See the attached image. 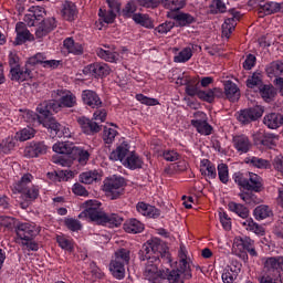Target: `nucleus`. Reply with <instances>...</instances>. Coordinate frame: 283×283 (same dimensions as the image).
Listing matches in <instances>:
<instances>
[{"label": "nucleus", "instance_id": "1", "mask_svg": "<svg viewBox=\"0 0 283 283\" xmlns=\"http://www.w3.org/2000/svg\"><path fill=\"white\" fill-rule=\"evenodd\" d=\"M139 259L145 262L147 260L144 276L148 282L158 283L160 280V270L158 263L171 264V254L167 251L165 243L158 238L148 240L139 251Z\"/></svg>", "mask_w": 283, "mask_h": 283}, {"label": "nucleus", "instance_id": "2", "mask_svg": "<svg viewBox=\"0 0 283 283\" xmlns=\"http://www.w3.org/2000/svg\"><path fill=\"white\" fill-rule=\"evenodd\" d=\"M84 211L78 214L80 220L91 219L96 224H108V227H120L123 217L117 213L107 214L101 210V202L87 200L83 203Z\"/></svg>", "mask_w": 283, "mask_h": 283}, {"label": "nucleus", "instance_id": "3", "mask_svg": "<svg viewBox=\"0 0 283 283\" xmlns=\"http://www.w3.org/2000/svg\"><path fill=\"white\" fill-rule=\"evenodd\" d=\"M53 151L55 154H62L65 156H70L73 160H77L80 165H85L90 161V156H92V153H90L84 147H78L74 145V143L70 142H57L53 145Z\"/></svg>", "mask_w": 283, "mask_h": 283}, {"label": "nucleus", "instance_id": "4", "mask_svg": "<svg viewBox=\"0 0 283 283\" xmlns=\"http://www.w3.org/2000/svg\"><path fill=\"white\" fill-rule=\"evenodd\" d=\"M179 268L169 271L167 280L169 283H185V280H191V265L187 256V248L180 245L179 253Z\"/></svg>", "mask_w": 283, "mask_h": 283}, {"label": "nucleus", "instance_id": "5", "mask_svg": "<svg viewBox=\"0 0 283 283\" xmlns=\"http://www.w3.org/2000/svg\"><path fill=\"white\" fill-rule=\"evenodd\" d=\"M233 180L239 187L247 189V191L260 193V191L264 189V180L255 172H235L233 175Z\"/></svg>", "mask_w": 283, "mask_h": 283}, {"label": "nucleus", "instance_id": "6", "mask_svg": "<svg viewBox=\"0 0 283 283\" xmlns=\"http://www.w3.org/2000/svg\"><path fill=\"white\" fill-rule=\"evenodd\" d=\"M34 176L32 174H24L21 179L13 184L12 191L21 193L25 200H36L39 198V186L32 184Z\"/></svg>", "mask_w": 283, "mask_h": 283}, {"label": "nucleus", "instance_id": "7", "mask_svg": "<svg viewBox=\"0 0 283 283\" xmlns=\"http://www.w3.org/2000/svg\"><path fill=\"white\" fill-rule=\"evenodd\" d=\"M104 191L111 200H117L125 193V178L113 176L104 180Z\"/></svg>", "mask_w": 283, "mask_h": 283}, {"label": "nucleus", "instance_id": "8", "mask_svg": "<svg viewBox=\"0 0 283 283\" xmlns=\"http://www.w3.org/2000/svg\"><path fill=\"white\" fill-rule=\"evenodd\" d=\"M283 256H270L263 259V273L270 277H282Z\"/></svg>", "mask_w": 283, "mask_h": 283}, {"label": "nucleus", "instance_id": "9", "mask_svg": "<svg viewBox=\"0 0 283 283\" xmlns=\"http://www.w3.org/2000/svg\"><path fill=\"white\" fill-rule=\"evenodd\" d=\"M24 118H27L28 123H34V120L42 123L43 127H45L46 129H50L52 136H59L61 132V127H62L61 124H59V122H56L52 117H48L41 120V117L36 115V113L29 111L24 114Z\"/></svg>", "mask_w": 283, "mask_h": 283}, {"label": "nucleus", "instance_id": "10", "mask_svg": "<svg viewBox=\"0 0 283 283\" xmlns=\"http://www.w3.org/2000/svg\"><path fill=\"white\" fill-rule=\"evenodd\" d=\"M18 240L24 242L25 240H34L41 233V227L35 223H20L15 228Z\"/></svg>", "mask_w": 283, "mask_h": 283}, {"label": "nucleus", "instance_id": "11", "mask_svg": "<svg viewBox=\"0 0 283 283\" xmlns=\"http://www.w3.org/2000/svg\"><path fill=\"white\" fill-rule=\"evenodd\" d=\"M262 114H264V107L256 105L241 111L238 115V120L242 125H249V123H253L254 120H258V118H262Z\"/></svg>", "mask_w": 283, "mask_h": 283}, {"label": "nucleus", "instance_id": "12", "mask_svg": "<svg viewBox=\"0 0 283 283\" xmlns=\"http://www.w3.org/2000/svg\"><path fill=\"white\" fill-rule=\"evenodd\" d=\"M48 145L45 142H30L27 144L23 150L24 158H39L48 154Z\"/></svg>", "mask_w": 283, "mask_h": 283}, {"label": "nucleus", "instance_id": "13", "mask_svg": "<svg viewBox=\"0 0 283 283\" xmlns=\"http://www.w3.org/2000/svg\"><path fill=\"white\" fill-rule=\"evenodd\" d=\"M29 65H42L45 70H57L61 65V61L59 60H48V55L45 53H36L35 55L29 57Z\"/></svg>", "mask_w": 283, "mask_h": 283}, {"label": "nucleus", "instance_id": "14", "mask_svg": "<svg viewBox=\"0 0 283 283\" xmlns=\"http://www.w3.org/2000/svg\"><path fill=\"white\" fill-rule=\"evenodd\" d=\"M52 98L60 99L62 107H75L76 105V95L69 90L53 91Z\"/></svg>", "mask_w": 283, "mask_h": 283}, {"label": "nucleus", "instance_id": "15", "mask_svg": "<svg viewBox=\"0 0 283 283\" xmlns=\"http://www.w3.org/2000/svg\"><path fill=\"white\" fill-rule=\"evenodd\" d=\"M241 14L238 11H233L230 13V15L224 20L221 30H222V36H226V39H229L231 34L233 33V30H235V25H238V21H240Z\"/></svg>", "mask_w": 283, "mask_h": 283}, {"label": "nucleus", "instance_id": "16", "mask_svg": "<svg viewBox=\"0 0 283 283\" xmlns=\"http://www.w3.org/2000/svg\"><path fill=\"white\" fill-rule=\"evenodd\" d=\"M54 28H56V20L54 18L42 20L39 24H35V39L48 36Z\"/></svg>", "mask_w": 283, "mask_h": 283}, {"label": "nucleus", "instance_id": "17", "mask_svg": "<svg viewBox=\"0 0 283 283\" xmlns=\"http://www.w3.org/2000/svg\"><path fill=\"white\" fill-rule=\"evenodd\" d=\"M82 101L84 105H87V107H91V109H98L103 107L101 96H98L96 92L92 90H84L82 92Z\"/></svg>", "mask_w": 283, "mask_h": 283}, {"label": "nucleus", "instance_id": "18", "mask_svg": "<svg viewBox=\"0 0 283 283\" xmlns=\"http://www.w3.org/2000/svg\"><path fill=\"white\" fill-rule=\"evenodd\" d=\"M77 123L83 132V134H86L87 136H94V134H98L102 129V125L94 122V119H90L86 117H80L77 119Z\"/></svg>", "mask_w": 283, "mask_h": 283}, {"label": "nucleus", "instance_id": "19", "mask_svg": "<svg viewBox=\"0 0 283 283\" xmlns=\"http://www.w3.org/2000/svg\"><path fill=\"white\" fill-rule=\"evenodd\" d=\"M232 145L237 149L238 154H249L253 144L247 135H235L232 138Z\"/></svg>", "mask_w": 283, "mask_h": 283}, {"label": "nucleus", "instance_id": "20", "mask_svg": "<svg viewBox=\"0 0 283 283\" xmlns=\"http://www.w3.org/2000/svg\"><path fill=\"white\" fill-rule=\"evenodd\" d=\"M84 74H91L92 76H109L112 69L106 63H93L84 67Z\"/></svg>", "mask_w": 283, "mask_h": 283}, {"label": "nucleus", "instance_id": "21", "mask_svg": "<svg viewBox=\"0 0 283 283\" xmlns=\"http://www.w3.org/2000/svg\"><path fill=\"white\" fill-rule=\"evenodd\" d=\"M129 144L127 142H123L119 144L115 150H113L109 155V160L120 161L122 164L125 163L127 156H129Z\"/></svg>", "mask_w": 283, "mask_h": 283}, {"label": "nucleus", "instance_id": "22", "mask_svg": "<svg viewBox=\"0 0 283 283\" xmlns=\"http://www.w3.org/2000/svg\"><path fill=\"white\" fill-rule=\"evenodd\" d=\"M237 247H242L252 258H258V251H255V241L249 237H237L234 239Z\"/></svg>", "mask_w": 283, "mask_h": 283}, {"label": "nucleus", "instance_id": "23", "mask_svg": "<svg viewBox=\"0 0 283 283\" xmlns=\"http://www.w3.org/2000/svg\"><path fill=\"white\" fill-rule=\"evenodd\" d=\"M200 174L209 180H216L218 178V171L216 170V165L209 159H202L200 161Z\"/></svg>", "mask_w": 283, "mask_h": 283}, {"label": "nucleus", "instance_id": "24", "mask_svg": "<svg viewBox=\"0 0 283 283\" xmlns=\"http://www.w3.org/2000/svg\"><path fill=\"white\" fill-rule=\"evenodd\" d=\"M15 32L17 36L14 40V45H23L25 41H30V36H32V33H30V30L25 27V23L18 22L15 25Z\"/></svg>", "mask_w": 283, "mask_h": 283}, {"label": "nucleus", "instance_id": "25", "mask_svg": "<svg viewBox=\"0 0 283 283\" xmlns=\"http://www.w3.org/2000/svg\"><path fill=\"white\" fill-rule=\"evenodd\" d=\"M138 213L145 216L146 218H160V210L149 203L138 202L136 205Z\"/></svg>", "mask_w": 283, "mask_h": 283}, {"label": "nucleus", "instance_id": "26", "mask_svg": "<svg viewBox=\"0 0 283 283\" xmlns=\"http://www.w3.org/2000/svg\"><path fill=\"white\" fill-rule=\"evenodd\" d=\"M106 49L98 48L96 50V54L99 59H103V61H107L108 63H116L120 56L118 52H116L114 49L109 46H105Z\"/></svg>", "mask_w": 283, "mask_h": 283}, {"label": "nucleus", "instance_id": "27", "mask_svg": "<svg viewBox=\"0 0 283 283\" xmlns=\"http://www.w3.org/2000/svg\"><path fill=\"white\" fill-rule=\"evenodd\" d=\"M224 96L231 103H235L237 101H240V88L235 83L228 81L224 84Z\"/></svg>", "mask_w": 283, "mask_h": 283}, {"label": "nucleus", "instance_id": "28", "mask_svg": "<svg viewBox=\"0 0 283 283\" xmlns=\"http://www.w3.org/2000/svg\"><path fill=\"white\" fill-rule=\"evenodd\" d=\"M10 76L11 81L23 83V81L32 78V71H30L29 69H21V66H18L17 69L10 70Z\"/></svg>", "mask_w": 283, "mask_h": 283}, {"label": "nucleus", "instance_id": "29", "mask_svg": "<svg viewBox=\"0 0 283 283\" xmlns=\"http://www.w3.org/2000/svg\"><path fill=\"white\" fill-rule=\"evenodd\" d=\"M31 12L32 14L25 17L29 27L36 25V21H41L46 14L45 8L39 6L32 7Z\"/></svg>", "mask_w": 283, "mask_h": 283}, {"label": "nucleus", "instance_id": "30", "mask_svg": "<svg viewBox=\"0 0 283 283\" xmlns=\"http://www.w3.org/2000/svg\"><path fill=\"white\" fill-rule=\"evenodd\" d=\"M263 123L269 129H277V127H282L283 125V116L282 114L270 113L264 116Z\"/></svg>", "mask_w": 283, "mask_h": 283}, {"label": "nucleus", "instance_id": "31", "mask_svg": "<svg viewBox=\"0 0 283 283\" xmlns=\"http://www.w3.org/2000/svg\"><path fill=\"white\" fill-rule=\"evenodd\" d=\"M282 10V4L277 2H265L259 4V14L261 17H269L270 14H275Z\"/></svg>", "mask_w": 283, "mask_h": 283}, {"label": "nucleus", "instance_id": "32", "mask_svg": "<svg viewBox=\"0 0 283 283\" xmlns=\"http://www.w3.org/2000/svg\"><path fill=\"white\" fill-rule=\"evenodd\" d=\"M265 72L269 78H280V75L283 74V62L276 60L266 65Z\"/></svg>", "mask_w": 283, "mask_h": 283}, {"label": "nucleus", "instance_id": "33", "mask_svg": "<svg viewBox=\"0 0 283 283\" xmlns=\"http://www.w3.org/2000/svg\"><path fill=\"white\" fill-rule=\"evenodd\" d=\"M277 143H280V136L273 133L260 135V145H263L266 149H274V147H277Z\"/></svg>", "mask_w": 283, "mask_h": 283}, {"label": "nucleus", "instance_id": "34", "mask_svg": "<svg viewBox=\"0 0 283 283\" xmlns=\"http://www.w3.org/2000/svg\"><path fill=\"white\" fill-rule=\"evenodd\" d=\"M77 15H78V9H76V4H74L71 1L64 2L63 9H62V17L66 21H74V19H76Z\"/></svg>", "mask_w": 283, "mask_h": 283}, {"label": "nucleus", "instance_id": "35", "mask_svg": "<svg viewBox=\"0 0 283 283\" xmlns=\"http://www.w3.org/2000/svg\"><path fill=\"white\" fill-rule=\"evenodd\" d=\"M190 124L197 129L198 134H201V136H211L213 133V127L209 125L207 119L191 120Z\"/></svg>", "mask_w": 283, "mask_h": 283}, {"label": "nucleus", "instance_id": "36", "mask_svg": "<svg viewBox=\"0 0 283 283\" xmlns=\"http://www.w3.org/2000/svg\"><path fill=\"white\" fill-rule=\"evenodd\" d=\"M125 263H120L119 261L112 259L109 263V271L113 277H116V280H123L125 277Z\"/></svg>", "mask_w": 283, "mask_h": 283}, {"label": "nucleus", "instance_id": "37", "mask_svg": "<svg viewBox=\"0 0 283 283\" xmlns=\"http://www.w3.org/2000/svg\"><path fill=\"white\" fill-rule=\"evenodd\" d=\"M124 231L126 233H143L145 231V224L138 219H130L124 223Z\"/></svg>", "mask_w": 283, "mask_h": 283}, {"label": "nucleus", "instance_id": "38", "mask_svg": "<svg viewBox=\"0 0 283 283\" xmlns=\"http://www.w3.org/2000/svg\"><path fill=\"white\" fill-rule=\"evenodd\" d=\"M64 48L70 54H75L76 56L83 54V45L78 42H75L72 38H66L64 40Z\"/></svg>", "mask_w": 283, "mask_h": 283}, {"label": "nucleus", "instance_id": "39", "mask_svg": "<svg viewBox=\"0 0 283 283\" xmlns=\"http://www.w3.org/2000/svg\"><path fill=\"white\" fill-rule=\"evenodd\" d=\"M241 224L244 227V229H247V231H252V233H255L256 235H264V227L253 221V218H245Z\"/></svg>", "mask_w": 283, "mask_h": 283}, {"label": "nucleus", "instance_id": "40", "mask_svg": "<svg viewBox=\"0 0 283 283\" xmlns=\"http://www.w3.org/2000/svg\"><path fill=\"white\" fill-rule=\"evenodd\" d=\"M123 165L128 169H140L143 167V159L136 153H130L123 161Z\"/></svg>", "mask_w": 283, "mask_h": 283}, {"label": "nucleus", "instance_id": "41", "mask_svg": "<svg viewBox=\"0 0 283 283\" xmlns=\"http://www.w3.org/2000/svg\"><path fill=\"white\" fill-rule=\"evenodd\" d=\"M229 211H232V213H235L239 216V218H242L243 220H247L249 218V209L244 207L242 203H237L234 201H231L228 203Z\"/></svg>", "mask_w": 283, "mask_h": 283}, {"label": "nucleus", "instance_id": "42", "mask_svg": "<svg viewBox=\"0 0 283 283\" xmlns=\"http://www.w3.org/2000/svg\"><path fill=\"white\" fill-rule=\"evenodd\" d=\"M253 216L255 220H266V218H272L273 209L266 205H261L254 209Z\"/></svg>", "mask_w": 283, "mask_h": 283}, {"label": "nucleus", "instance_id": "43", "mask_svg": "<svg viewBox=\"0 0 283 283\" xmlns=\"http://www.w3.org/2000/svg\"><path fill=\"white\" fill-rule=\"evenodd\" d=\"M245 163L250 167H256V169H271V161L259 157H248L245 158Z\"/></svg>", "mask_w": 283, "mask_h": 283}, {"label": "nucleus", "instance_id": "44", "mask_svg": "<svg viewBox=\"0 0 283 283\" xmlns=\"http://www.w3.org/2000/svg\"><path fill=\"white\" fill-rule=\"evenodd\" d=\"M113 260L120 262L124 265L129 264V260H132V252L125 248H120L115 251V256Z\"/></svg>", "mask_w": 283, "mask_h": 283}, {"label": "nucleus", "instance_id": "45", "mask_svg": "<svg viewBox=\"0 0 283 283\" xmlns=\"http://www.w3.org/2000/svg\"><path fill=\"white\" fill-rule=\"evenodd\" d=\"M187 6V0H164V8L171 12H178Z\"/></svg>", "mask_w": 283, "mask_h": 283}, {"label": "nucleus", "instance_id": "46", "mask_svg": "<svg viewBox=\"0 0 283 283\" xmlns=\"http://www.w3.org/2000/svg\"><path fill=\"white\" fill-rule=\"evenodd\" d=\"M101 178V175H98V171L91 170L86 172H82L80 175V182H83V185H92V182H96Z\"/></svg>", "mask_w": 283, "mask_h": 283}, {"label": "nucleus", "instance_id": "47", "mask_svg": "<svg viewBox=\"0 0 283 283\" xmlns=\"http://www.w3.org/2000/svg\"><path fill=\"white\" fill-rule=\"evenodd\" d=\"M188 83L189 80H187V77H179L177 80L178 85H186V94H188V96H198V94H200V91H198V86Z\"/></svg>", "mask_w": 283, "mask_h": 283}, {"label": "nucleus", "instance_id": "48", "mask_svg": "<svg viewBox=\"0 0 283 283\" xmlns=\"http://www.w3.org/2000/svg\"><path fill=\"white\" fill-rule=\"evenodd\" d=\"M36 134V130H34V128L32 127H27L23 128L21 130H19L15 134V138L20 142V143H25V140H30V138H34V135Z\"/></svg>", "mask_w": 283, "mask_h": 283}, {"label": "nucleus", "instance_id": "49", "mask_svg": "<svg viewBox=\"0 0 283 283\" xmlns=\"http://www.w3.org/2000/svg\"><path fill=\"white\" fill-rule=\"evenodd\" d=\"M56 242L61 249H64V251H70V253L74 251V241H72V239L60 234L56 237Z\"/></svg>", "mask_w": 283, "mask_h": 283}, {"label": "nucleus", "instance_id": "50", "mask_svg": "<svg viewBox=\"0 0 283 283\" xmlns=\"http://www.w3.org/2000/svg\"><path fill=\"white\" fill-rule=\"evenodd\" d=\"M116 136H118V130L107 126L104 127L102 138L105 145H112L116 140Z\"/></svg>", "mask_w": 283, "mask_h": 283}, {"label": "nucleus", "instance_id": "51", "mask_svg": "<svg viewBox=\"0 0 283 283\" xmlns=\"http://www.w3.org/2000/svg\"><path fill=\"white\" fill-rule=\"evenodd\" d=\"M222 282L224 283H233L238 280V273L230 265L226 266L222 273Z\"/></svg>", "mask_w": 283, "mask_h": 283}, {"label": "nucleus", "instance_id": "52", "mask_svg": "<svg viewBox=\"0 0 283 283\" xmlns=\"http://www.w3.org/2000/svg\"><path fill=\"white\" fill-rule=\"evenodd\" d=\"M193 56L191 48H185L174 57L175 63H187Z\"/></svg>", "mask_w": 283, "mask_h": 283}, {"label": "nucleus", "instance_id": "53", "mask_svg": "<svg viewBox=\"0 0 283 283\" xmlns=\"http://www.w3.org/2000/svg\"><path fill=\"white\" fill-rule=\"evenodd\" d=\"M137 9H138V6L136 4V1L130 0L124 7L122 14L126 19H130V17L134 19V14H135L134 12H136Z\"/></svg>", "mask_w": 283, "mask_h": 283}, {"label": "nucleus", "instance_id": "54", "mask_svg": "<svg viewBox=\"0 0 283 283\" xmlns=\"http://www.w3.org/2000/svg\"><path fill=\"white\" fill-rule=\"evenodd\" d=\"M176 21L178 22L179 25L185 27V25H191L196 21V18L189 13H178L175 17Z\"/></svg>", "mask_w": 283, "mask_h": 283}, {"label": "nucleus", "instance_id": "55", "mask_svg": "<svg viewBox=\"0 0 283 283\" xmlns=\"http://www.w3.org/2000/svg\"><path fill=\"white\" fill-rule=\"evenodd\" d=\"M217 169L220 182L227 185L229 182V166L227 164H219Z\"/></svg>", "mask_w": 283, "mask_h": 283}, {"label": "nucleus", "instance_id": "56", "mask_svg": "<svg viewBox=\"0 0 283 283\" xmlns=\"http://www.w3.org/2000/svg\"><path fill=\"white\" fill-rule=\"evenodd\" d=\"M133 21L139 23V25H144V28H151V19H149L148 14L135 13L133 15Z\"/></svg>", "mask_w": 283, "mask_h": 283}, {"label": "nucleus", "instance_id": "57", "mask_svg": "<svg viewBox=\"0 0 283 283\" xmlns=\"http://www.w3.org/2000/svg\"><path fill=\"white\" fill-rule=\"evenodd\" d=\"M116 12L115 11H106L103 9H99L98 17L101 21H104V23H112L116 19Z\"/></svg>", "mask_w": 283, "mask_h": 283}, {"label": "nucleus", "instance_id": "58", "mask_svg": "<svg viewBox=\"0 0 283 283\" xmlns=\"http://www.w3.org/2000/svg\"><path fill=\"white\" fill-rule=\"evenodd\" d=\"M161 156H163L164 160H166L167 163H176V160H180V158H181L179 153H177L174 149L164 150Z\"/></svg>", "mask_w": 283, "mask_h": 283}, {"label": "nucleus", "instance_id": "59", "mask_svg": "<svg viewBox=\"0 0 283 283\" xmlns=\"http://www.w3.org/2000/svg\"><path fill=\"white\" fill-rule=\"evenodd\" d=\"M260 95L262 96L263 99L271 101L273 96H275V91H273V87L270 85H263L260 88Z\"/></svg>", "mask_w": 283, "mask_h": 283}, {"label": "nucleus", "instance_id": "60", "mask_svg": "<svg viewBox=\"0 0 283 283\" xmlns=\"http://www.w3.org/2000/svg\"><path fill=\"white\" fill-rule=\"evenodd\" d=\"M262 83V75L260 73H253L248 80H247V87H250L253 90V87H258Z\"/></svg>", "mask_w": 283, "mask_h": 283}, {"label": "nucleus", "instance_id": "61", "mask_svg": "<svg viewBox=\"0 0 283 283\" xmlns=\"http://www.w3.org/2000/svg\"><path fill=\"white\" fill-rule=\"evenodd\" d=\"M64 223L65 227L70 229V231H81V229H83V224H81V221L74 218L65 219Z\"/></svg>", "mask_w": 283, "mask_h": 283}, {"label": "nucleus", "instance_id": "62", "mask_svg": "<svg viewBox=\"0 0 283 283\" xmlns=\"http://www.w3.org/2000/svg\"><path fill=\"white\" fill-rule=\"evenodd\" d=\"M220 222L226 231H231V218L227 212L220 211L219 212Z\"/></svg>", "mask_w": 283, "mask_h": 283}, {"label": "nucleus", "instance_id": "63", "mask_svg": "<svg viewBox=\"0 0 283 283\" xmlns=\"http://www.w3.org/2000/svg\"><path fill=\"white\" fill-rule=\"evenodd\" d=\"M198 98H200L201 101H205L206 103H213L214 101L213 88L208 91H199Z\"/></svg>", "mask_w": 283, "mask_h": 283}, {"label": "nucleus", "instance_id": "64", "mask_svg": "<svg viewBox=\"0 0 283 283\" xmlns=\"http://www.w3.org/2000/svg\"><path fill=\"white\" fill-rule=\"evenodd\" d=\"M239 198H241L245 205H252V202H255V195H253V192H251V190L248 191H241L239 193Z\"/></svg>", "mask_w": 283, "mask_h": 283}]
</instances>
